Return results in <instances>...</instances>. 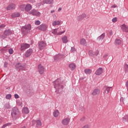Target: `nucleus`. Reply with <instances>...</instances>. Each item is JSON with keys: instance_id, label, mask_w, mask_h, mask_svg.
I'll use <instances>...</instances> for the list:
<instances>
[{"instance_id": "f257e3e1", "label": "nucleus", "mask_w": 128, "mask_h": 128, "mask_svg": "<svg viewBox=\"0 0 128 128\" xmlns=\"http://www.w3.org/2000/svg\"><path fill=\"white\" fill-rule=\"evenodd\" d=\"M64 82L62 81L60 78L57 79L54 83V88L56 89V90L58 92L60 90L64 88V85H62Z\"/></svg>"}, {"instance_id": "f03ea898", "label": "nucleus", "mask_w": 128, "mask_h": 128, "mask_svg": "<svg viewBox=\"0 0 128 128\" xmlns=\"http://www.w3.org/2000/svg\"><path fill=\"white\" fill-rule=\"evenodd\" d=\"M20 110H18V107H14L11 112V114L12 116V118H16V117L18 116H20Z\"/></svg>"}, {"instance_id": "7ed1b4c3", "label": "nucleus", "mask_w": 128, "mask_h": 128, "mask_svg": "<svg viewBox=\"0 0 128 128\" xmlns=\"http://www.w3.org/2000/svg\"><path fill=\"white\" fill-rule=\"evenodd\" d=\"M31 30L32 26L30 25V24L25 25L22 28V32H30Z\"/></svg>"}, {"instance_id": "20e7f679", "label": "nucleus", "mask_w": 128, "mask_h": 128, "mask_svg": "<svg viewBox=\"0 0 128 128\" xmlns=\"http://www.w3.org/2000/svg\"><path fill=\"white\" fill-rule=\"evenodd\" d=\"M29 14L36 16H40V12H38L36 9H33L28 12Z\"/></svg>"}, {"instance_id": "39448f33", "label": "nucleus", "mask_w": 128, "mask_h": 128, "mask_svg": "<svg viewBox=\"0 0 128 128\" xmlns=\"http://www.w3.org/2000/svg\"><path fill=\"white\" fill-rule=\"evenodd\" d=\"M65 58L66 56H64V55L58 54L54 56V60H55V62H58V60H62V58Z\"/></svg>"}, {"instance_id": "423d86ee", "label": "nucleus", "mask_w": 128, "mask_h": 128, "mask_svg": "<svg viewBox=\"0 0 128 128\" xmlns=\"http://www.w3.org/2000/svg\"><path fill=\"white\" fill-rule=\"evenodd\" d=\"M16 70H18L19 72L20 70H24V66L22 65V64L18 62L16 65Z\"/></svg>"}, {"instance_id": "0eeeda50", "label": "nucleus", "mask_w": 128, "mask_h": 128, "mask_svg": "<svg viewBox=\"0 0 128 128\" xmlns=\"http://www.w3.org/2000/svg\"><path fill=\"white\" fill-rule=\"evenodd\" d=\"M30 46V45L28 44H22L20 45V50L22 52L24 50H26V48H28Z\"/></svg>"}, {"instance_id": "6e6552de", "label": "nucleus", "mask_w": 128, "mask_h": 128, "mask_svg": "<svg viewBox=\"0 0 128 128\" xmlns=\"http://www.w3.org/2000/svg\"><path fill=\"white\" fill-rule=\"evenodd\" d=\"M38 28L42 32H46V30L48 29V26L45 24H42L38 26Z\"/></svg>"}, {"instance_id": "1a4fd4ad", "label": "nucleus", "mask_w": 128, "mask_h": 128, "mask_svg": "<svg viewBox=\"0 0 128 128\" xmlns=\"http://www.w3.org/2000/svg\"><path fill=\"white\" fill-rule=\"evenodd\" d=\"M46 46V43L44 41H41L38 42V48L40 50H43Z\"/></svg>"}, {"instance_id": "9d476101", "label": "nucleus", "mask_w": 128, "mask_h": 128, "mask_svg": "<svg viewBox=\"0 0 128 128\" xmlns=\"http://www.w3.org/2000/svg\"><path fill=\"white\" fill-rule=\"evenodd\" d=\"M38 70L40 74H42L44 72V68L40 64L38 66Z\"/></svg>"}, {"instance_id": "9b49d317", "label": "nucleus", "mask_w": 128, "mask_h": 128, "mask_svg": "<svg viewBox=\"0 0 128 128\" xmlns=\"http://www.w3.org/2000/svg\"><path fill=\"white\" fill-rule=\"evenodd\" d=\"M70 120V118H66L62 120V124H63V126H68Z\"/></svg>"}, {"instance_id": "f8f14e48", "label": "nucleus", "mask_w": 128, "mask_h": 128, "mask_svg": "<svg viewBox=\"0 0 128 128\" xmlns=\"http://www.w3.org/2000/svg\"><path fill=\"white\" fill-rule=\"evenodd\" d=\"M32 54V48L28 49V50H26L25 54L26 58H28V56H30Z\"/></svg>"}, {"instance_id": "ddd939ff", "label": "nucleus", "mask_w": 128, "mask_h": 128, "mask_svg": "<svg viewBox=\"0 0 128 128\" xmlns=\"http://www.w3.org/2000/svg\"><path fill=\"white\" fill-rule=\"evenodd\" d=\"M121 29L122 30V32H128V26H126L124 24H122L120 26Z\"/></svg>"}, {"instance_id": "4468645a", "label": "nucleus", "mask_w": 128, "mask_h": 128, "mask_svg": "<svg viewBox=\"0 0 128 128\" xmlns=\"http://www.w3.org/2000/svg\"><path fill=\"white\" fill-rule=\"evenodd\" d=\"M16 8V4H10L6 7L7 10H14Z\"/></svg>"}, {"instance_id": "2eb2a0df", "label": "nucleus", "mask_w": 128, "mask_h": 128, "mask_svg": "<svg viewBox=\"0 0 128 128\" xmlns=\"http://www.w3.org/2000/svg\"><path fill=\"white\" fill-rule=\"evenodd\" d=\"M84 18H86V14H82V15H80L77 17L78 20L80 22V20H82Z\"/></svg>"}, {"instance_id": "dca6fc26", "label": "nucleus", "mask_w": 128, "mask_h": 128, "mask_svg": "<svg viewBox=\"0 0 128 128\" xmlns=\"http://www.w3.org/2000/svg\"><path fill=\"white\" fill-rule=\"evenodd\" d=\"M96 76H100L101 74H102V68H99L95 72Z\"/></svg>"}, {"instance_id": "f3484780", "label": "nucleus", "mask_w": 128, "mask_h": 128, "mask_svg": "<svg viewBox=\"0 0 128 128\" xmlns=\"http://www.w3.org/2000/svg\"><path fill=\"white\" fill-rule=\"evenodd\" d=\"M100 90L99 89H94L92 93V96H96L98 94H100Z\"/></svg>"}, {"instance_id": "a211bd4d", "label": "nucleus", "mask_w": 128, "mask_h": 128, "mask_svg": "<svg viewBox=\"0 0 128 128\" xmlns=\"http://www.w3.org/2000/svg\"><path fill=\"white\" fill-rule=\"evenodd\" d=\"M1 38H6L8 36H10V34H12L10 32H2L1 33Z\"/></svg>"}, {"instance_id": "6ab92c4d", "label": "nucleus", "mask_w": 128, "mask_h": 128, "mask_svg": "<svg viewBox=\"0 0 128 128\" xmlns=\"http://www.w3.org/2000/svg\"><path fill=\"white\" fill-rule=\"evenodd\" d=\"M32 8V5L29 4H28L25 6V10L26 12H30Z\"/></svg>"}, {"instance_id": "aec40b11", "label": "nucleus", "mask_w": 128, "mask_h": 128, "mask_svg": "<svg viewBox=\"0 0 128 128\" xmlns=\"http://www.w3.org/2000/svg\"><path fill=\"white\" fill-rule=\"evenodd\" d=\"M80 44L82 46H88V44H86V42L84 38H82L80 40Z\"/></svg>"}, {"instance_id": "412c9836", "label": "nucleus", "mask_w": 128, "mask_h": 128, "mask_svg": "<svg viewBox=\"0 0 128 128\" xmlns=\"http://www.w3.org/2000/svg\"><path fill=\"white\" fill-rule=\"evenodd\" d=\"M53 26H60V20H55L52 22V24Z\"/></svg>"}, {"instance_id": "4be33fe9", "label": "nucleus", "mask_w": 128, "mask_h": 128, "mask_svg": "<svg viewBox=\"0 0 128 128\" xmlns=\"http://www.w3.org/2000/svg\"><path fill=\"white\" fill-rule=\"evenodd\" d=\"M20 16V14L18 12H14L12 14V18H18Z\"/></svg>"}, {"instance_id": "5701e85b", "label": "nucleus", "mask_w": 128, "mask_h": 128, "mask_svg": "<svg viewBox=\"0 0 128 128\" xmlns=\"http://www.w3.org/2000/svg\"><path fill=\"white\" fill-rule=\"evenodd\" d=\"M43 2L44 4H54V0H44Z\"/></svg>"}, {"instance_id": "b1692460", "label": "nucleus", "mask_w": 128, "mask_h": 128, "mask_svg": "<svg viewBox=\"0 0 128 128\" xmlns=\"http://www.w3.org/2000/svg\"><path fill=\"white\" fill-rule=\"evenodd\" d=\"M69 68H70L71 70H76V65L74 63L70 64H69Z\"/></svg>"}, {"instance_id": "393cba45", "label": "nucleus", "mask_w": 128, "mask_h": 128, "mask_svg": "<svg viewBox=\"0 0 128 128\" xmlns=\"http://www.w3.org/2000/svg\"><path fill=\"white\" fill-rule=\"evenodd\" d=\"M114 44L116 46H120V44H122V40L120 39H116Z\"/></svg>"}, {"instance_id": "a878e982", "label": "nucleus", "mask_w": 128, "mask_h": 128, "mask_svg": "<svg viewBox=\"0 0 128 128\" xmlns=\"http://www.w3.org/2000/svg\"><path fill=\"white\" fill-rule=\"evenodd\" d=\"M22 112H24V114H29L30 110H28V108L26 107L23 108Z\"/></svg>"}, {"instance_id": "bb28decb", "label": "nucleus", "mask_w": 128, "mask_h": 128, "mask_svg": "<svg viewBox=\"0 0 128 128\" xmlns=\"http://www.w3.org/2000/svg\"><path fill=\"white\" fill-rule=\"evenodd\" d=\"M92 70L90 69H85L84 72L86 74H92Z\"/></svg>"}, {"instance_id": "cd10ccee", "label": "nucleus", "mask_w": 128, "mask_h": 128, "mask_svg": "<svg viewBox=\"0 0 128 128\" xmlns=\"http://www.w3.org/2000/svg\"><path fill=\"white\" fill-rule=\"evenodd\" d=\"M53 114L55 118H58V115L60 114V112H58V110H56L54 112Z\"/></svg>"}, {"instance_id": "c85d7f7f", "label": "nucleus", "mask_w": 128, "mask_h": 128, "mask_svg": "<svg viewBox=\"0 0 128 128\" xmlns=\"http://www.w3.org/2000/svg\"><path fill=\"white\" fill-rule=\"evenodd\" d=\"M36 126L37 128H40V126H42V122H40V120H36Z\"/></svg>"}, {"instance_id": "c756f323", "label": "nucleus", "mask_w": 128, "mask_h": 128, "mask_svg": "<svg viewBox=\"0 0 128 128\" xmlns=\"http://www.w3.org/2000/svg\"><path fill=\"white\" fill-rule=\"evenodd\" d=\"M62 40L64 44H66L68 40V37L66 36H64L62 38Z\"/></svg>"}, {"instance_id": "7c9ffc66", "label": "nucleus", "mask_w": 128, "mask_h": 128, "mask_svg": "<svg viewBox=\"0 0 128 128\" xmlns=\"http://www.w3.org/2000/svg\"><path fill=\"white\" fill-rule=\"evenodd\" d=\"M104 94H108V86H104Z\"/></svg>"}, {"instance_id": "2f4dec72", "label": "nucleus", "mask_w": 128, "mask_h": 128, "mask_svg": "<svg viewBox=\"0 0 128 128\" xmlns=\"http://www.w3.org/2000/svg\"><path fill=\"white\" fill-rule=\"evenodd\" d=\"M89 55L90 56H95L96 53L94 52V51L90 50L88 52Z\"/></svg>"}, {"instance_id": "473e14b6", "label": "nucleus", "mask_w": 128, "mask_h": 128, "mask_svg": "<svg viewBox=\"0 0 128 128\" xmlns=\"http://www.w3.org/2000/svg\"><path fill=\"white\" fill-rule=\"evenodd\" d=\"M124 70L126 72H128V64H124Z\"/></svg>"}, {"instance_id": "72a5a7b5", "label": "nucleus", "mask_w": 128, "mask_h": 128, "mask_svg": "<svg viewBox=\"0 0 128 128\" xmlns=\"http://www.w3.org/2000/svg\"><path fill=\"white\" fill-rule=\"evenodd\" d=\"M4 108H6V109L10 108V104H6L4 106Z\"/></svg>"}, {"instance_id": "f704fd0d", "label": "nucleus", "mask_w": 128, "mask_h": 128, "mask_svg": "<svg viewBox=\"0 0 128 128\" xmlns=\"http://www.w3.org/2000/svg\"><path fill=\"white\" fill-rule=\"evenodd\" d=\"M105 34L104 33H103L100 36L98 37V40H104V38Z\"/></svg>"}, {"instance_id": "c9c22d12", "label": "nucleus", "mask_w": 128, "mask_h": 128, "mask_svg": "<svg viewBox=\"0 0 128 128\" xmlns=\"http://www.w3.org/2000/svg\"><path fill=\"white\" fill-rule=\"evenodd\" d=\"M26 6H24V5H21L20 6V8L21 10H22V12H24V10Z\"/></svg>"}, {"instance_id": "e433bc0d", "label": "nucleus", "mask_w": 128, "mask_h": 128, "mask_svg": "<svg viewBox=\"0 0 128 128\" xmlns=\"http://www.w3.org/2000/svg\"><path fill=\"white\" fill-rule=\"evenodd\" d=\"M108 54H106L103 56V58H104V60H108Z\"/></svg>"}, {"instance_id": "4c0bfd02", "label": "nucleus", "mask_w": 128, "mask_h": 128, "mask_svg": "<svg viewBox=\"0 0 128 128\" xmlns=\"http://www.w3.org/2000/svg\"><path fill=\"white\" fill-rule=\"evenodd\" d=\"M6 28V25L2 24L0 25V30H4Z\"/></svg>"}, {"instance_id": "58836bf2", "label": "nucleus", "mask_w": 128, "mask_h": 128, "mask_svg": "<svg viewBox=\"0 0 128 128\" xmlns=\"http://www.w3.org/2000/svg\"><path fill=\"white\" fill-rule=\"evenodd\" d=\"M8 52L10 54H14V50H12V48L9 49Z\"/></svg>"}, {"instance_id": "ea45409f", "label": "nucleus", "mask_w": 128, "mask_h": 128, "mask_svg": "<svg viewBox=\"0 0 128 128\" xmlns=\"http://www.w3.org/2000/svg\"><path fill=\"white\" fill-rule=\"evenodd\" d=\"M35 24L36 26H40V21L38 20L36 21L35 22Z\"/></svg>"}, {"instance_id": "a19ab883", "label": "nucleus", "mask_w": 128, "mask_h": 128, "mask_svg": "<svg viewBox=\"0 0 128 128\" xmlns=\"http://www.w3.org/2000/svg\"><path fill=\"white\" fill-rule=\"evenodd\" d=\"M12 98V94H8L6 96V100H10Z\"/></svg>"}, {"instance_id": "79ce46f5", "label": "nucleus", "mask_w": 128, "mask_h": 128, "mask_svg": "<svg viewBox=\"0 0 128 128\" xmlns=\"http://www.w3.org/2000/svg\"><path fill=\"white\" fill-rule=\"evenodd\" d=\"M10 123H7L4 125L2 126L1 128H6L8 126H10Z\"/></svg>"}, {"instance_id": "37998d69", "label": "nucleus", "mask_w": 128, "mask_h": 128, "mask_svg": "<svg viewBox=\"0 0 128 128\" xmlns=\"http://www.w3.org/2000/svg\"><path fill=\"white\" fill-rule=\"evenodd\" d=\"M118 21V19H116V18H114L112 20V22H116Z\"/></svg>"}, {"instance_id": "c03bdc74", "label": "nucleus", "mask_w": 128, "mask_h": 128, "mask_svg": "<svg viewBox=\"0 0 128 128\" xmlns=\"http://www.w3.org/2000/svg\"><path fill=\"white\" fill-rule=\"evenodd\" d=\"M82 128H90V125L86 124L84 126H83Z\"/></svg>"}, {"instance_id": "a18cd8bd", "label": "nucleus", "mask_w": 128, "mask_h": 128, "mask_svg": "<svg viewBox=\"0 0 128 128\" xmlns=\"http://www.w3.org/2000/svg\"><path fill=\"white\" fill-rule=\"evenodd\" d=\"M54 34L55 36H60L62 33H57V32H54Z\"/></svg>"}, {"instance_id": "49530a36", "label": "nucleus", "mask_w": 128, "mask_h": 128, "mask_svg": "<svg viewBox=\"0 0 128 128\" xmlns=\"http://www.w3.org/2000/svg\"><path fill=\"white\" fill-rule=\"evenodd\" d=\"M4 32H12V30L10 29L6 30H4Z\"/></svg>"}, {"instance_id": "de8ad7c7", "label": "nucleus", "mask_w": 128, "mask_h": 128, "mask_svg": "<svg viewBox=\"0 0 128 128\" xmlns=\"http://www.w3.org/2000/svg\"><path fill=\"white\" fill-rule=\"evenodd\" d=\"M4 68H8V62H4Z\"/></svg>"}, {"instance_id": "09e8293b", "label": "nucleus", "mask_w": 128, "mask_h": 128, "mask_svg": "<svg viewBox=\"0 0 128 128\" xmlns=\"http://www.w3.org/2000/svg\"><path fill=\"white\" fill-rule=\"evenodd\" d=\"M81 122H84L86 120V117H83L80 118Z\"/></svg>"}, {"instance_id": "8fccbe9b", "label": "nucleus", "mask_w": 128, "mask_h": 128, "mask_svg": "<svg viewBox=\"0 0 128 128\" xmlns=\"http://www.w3.org/2000/svg\"><path fill=\"white\" fill-rule=\"evenodd\" d=\"M20 98V96H18V94H14V98Z\"/></svg>"}, {"instance_id": "3c124183", "label": "nucleus", "mask_w": 128, "mask_h": 128, "mask_svg": "<svg viewBox=\"0 0 128 128\" xmlns=\"http://www.w3.org/2000/svg\"><path fill=\"white\" fill-rule=\"evenodd\" d=\"M112 87H108L107 86V90H108V92H110V88H112Z\"/></svg>"}, {"instance_id": "603ef678", "label": "nucleus", "mask_w": 128, "mask_h": 128, "mask_svg": "<svg viewBox=\"0 0 128 128\" xmlns=\"http://www.w3.org/2000/svg\"><path fill=\"white\" fill-rule=\"evenodd\" d=\"M71 50L72 52H74L76 50V48H74V47H72Z\"/></svg>"}, {"instance_id": "864d4df0", "label": "nucleus", "mask_w": 128, "mask_h": 128, "mask_svg": "<svg viewBox=\"0 0 128 128\" xmlns=\"http://www.w3.org/2000/svg\"><path fill=\"white\" fill-rule=\"evenodd\" d=\"M126 116H124L123 118V120H124V122H126Z\"/></svg>"}, {"instance_id": "5fc2aeb1", "label": "nucleus", "mask_w": 128, "mask_h": 128, "mask_svg": "<svg viewBox=\"0 0 128 128\" xmlns=\"http://www.w3.org/2000/svg\"><path fill=\"white\" fill-rule=\"evenodd\" d=\"M29 2H34V0H29Z\"/></svg>"}, {"instance_id": "6e6d98bb", "label": "nucleus", "mask_w": 128, "mask_h": 128, "mask_svg": "<svg viewBox=\"0 0 128 128\" xmlns=\"http://www.w3.org/2000/svg\"><path fill=\"white\" fill-rule=\"evenodd\" d=\"M54 12H55L54 10H51L50 13L51 14H54Z\"/></svg>"}, {"instance_id": "4d7b16f0", "label": "nucleus", "mask_w": 128, "mask_h": 128, "mask_svg": "<svg viewBox=\"0 0 128 128\" xmlns=\"http://www.w3.org/2000/svg\"><path fill=\"white\" fill-rule=\"evenodd\" d=\"M61 10H62V8H60L58 9V12H60Z\"/></svg>"}, {"instance_id": "13d9d810", "label": "nucleus", "mask_w": 128, "mask_h": 128, "mask_svg": "<svg viewBox=\"0 0 128 128\" xmlns=\"http://www.w3.org/2000/svg\"><path fill=\"white\" fill-rule=\"evenodd\" d=\"M122 100H122V98H121L120 99V102H122ZM122 102H124V100H122Z\"/></svg>"}, {"instance_id": "bf43d9fd", "label": "nucleus", "mask_w": 128, "mask_h": 128, "mask_svg": "<svg viewBox=\"0 0 128 128\" xmlns=\"http://www.w3.org/2000/svg\"><path fill=\"white\" fill-rule=\"evenodd\" d=\"M66 31H62V32H64Z\"/></svg>"}, {"instance_id": "052dcab7", "label": "nucleus", "mask_w": 128, "mask_h": 128, "mask_svg": "<svg viewBox=\"0 0 128 128\" xmlns=\"http://www.w3.org/2000/svg\"><path fill=\"white\" fill-rule=\"evenodd\" d=\"M82 108H83L82 110H84V108L83 107Z\"/></svg>"}, {"instance_id": "680f3d73", "label": "nucleus", "mask_w": 128, "mask_h": 128, "mask_svg": "<svg viewBox=\"0 0 128 128\" xmlns=\"http://www.w3.org/2000/svg\"><path fill=\"white\" fill-rule=\"evenodd\" d=\"M87 18H88V17Z\"/></svg>"}]
</instances>
